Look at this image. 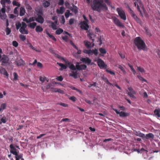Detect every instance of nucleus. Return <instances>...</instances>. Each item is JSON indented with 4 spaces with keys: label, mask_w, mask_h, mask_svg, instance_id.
Here are the masks:
<instances>
[{
    "label": "nucleus",
    "mask_w": 160,
    "mask_h": 160,
    "mask_svg": "<svg viewBox=\"0 0 160 160\" xmlns=\"http://www.w3.org/2000/svg\"><path fill=\"white\" fill-rule=\"evenodd\" d=\"M136 135L139 137H142V138H144L145 137L144 134L141 132L138 133H137V134Z\"/></svg>",
    "instance_id": "nucleus-56"
},
{
    "label": "nucleus",
    "mask_w": 160,
    "mask_h": 160,
    "mask_svg": "<svg viewBox=\"0 0 160 160\" xmlns=\"http://www.w3.org/2000/svg\"><path fill=\"white\" fill-rule=\"evenodd\" d=\"M6 107V104L5 103H3L1 105V107L0 108H1L2 109V110L5 109Z\"/></svg>",
    "instance_id": "nucleus-59"
},
{
    "label": "nucleus",
    "mask_w": 160,
    "mask_h": 160,
    "mask_svg": "<svg viewBox=\"0 0 160 160\" xmlns=\"http://www.w3.org/2000/svg\"><path fill=\"white\" fill-rule=\"evenodd\" d=\"M35 21L40 23H42L44 21V18L41 15H39L38 17L35 18Z\"/></svg>",
    "instance_id": "nucleus-17"
},
{
    "label": "nucleus",
    "mask_w": 160,
    "mask_h": 160,
    "mask_svg": "<svg viewBox=\"0 0 160 160\" xmlns=\"http://www.w3.org/2000/svg\"><path fill=\"white\" fill-rule=\"evenodd\" d=\"M2 8L1 11H0V18L2 19H6L7 16L5 14L6 12V5H2Z\"/></svg>",
    "instance_id": "nucleus-8"
},
{
    "label": "nucleus",
    "mask_w": 160,
    "mask_h": 160,
    "mask_svg": "<svg viewBox=\"0 0 160 160\" xmlns=\"http://www.w3.org/2000/svg\"><path fill=\"white\" fill-rule=\"evenodd\" d=\"M27 27V25L23 22H22V26L19 29V31L22 34H27L28 33V31L26 29Z\"/></svg>",
    "instance_id": "nucleus-5"
},
{
    "label": "nucleus",
    "mask_w": 160,
    "mask_h": 160,
    "mask_svg": "<svg viewBox=\"0 0 160 160\" xmlns=\"http://www.w3.org/2000/svg\"><path fill=\"white\" fill-rule=\"evenodd\" d=\"M19 37L20 39L23 41H25L26 39V36L22 34L20 35Z\"/></svg>",
    "instance_id": "nucleus-46"
},
{
    "label": "nucleus",
    "mask_w": 160,
    "mask_h": 160,
    "mask_svg": "<svg viewBox=\"0 0 160 160\" xmlns=\"http://www.w3.org/2000/svg\"><path fill=\"white\" fill-rule=\"evenodd\" d=\"M28 45H29V47L30 48H32V49H33V50H35L36 52H40V50H38L37 49H36L35 48H34L32 46V44H31V43L29 42L28 43Z\"/></svg>",
    "instance_id": "nucleus-40"
},
{
    "label": "nucleus",
    "mask_w": 160,
    "mask_h": 160,
    "mask_svg": "<svg viewBox=\"0 0 160 160\" xmlns=\"http://www.w3.org/2000/svg\"><path fill=\"white\" fill-rule=\"evenodd\" d=\"M106 80L105 81V82H106L107 84L111 86H113V85L111 83H110L109 82L108 80L107 79V78H106Z\"/></svg>",
    "instance_id": "nucleus-63"
},
{
    "label": "nucleus",
    "mask_w": 160,
    "mask_h": 160,
    "mask_svg": "<svg viewBox=\"0 0 160 160\" xmlns=\"http://www.w3.org/2000/svg\"><path fill=\"white\" fill-rule=\"evenodd\" d=\"M56 79L60 81H62L63 79V78L62 76L58 77Z\"/></svg>",
    "instance_id": "nucleus-64"
},
{
    "label": "nucleus",
    "mask_w": 160,
    "mask_h": 160,
    "mask_svg": "<svg viewBox=\"0 0 160 160\" xmlns=\"http://www.w3.org/2000/svg\"><path fill=\"white\" fill-rule=\"evenodd\" d=\"M56 56L58 58L63 60L64 62H65V61H66V60L64 58L61 57V56L58 54L56 55Z\"/></svg>",
    "instance_id": "nucleus-48"
},
{
    "label": "nucleus",
    "mask_w": 160,
    "mask_h": 160,
    "mask_svg": "<svg viewBox=\"0 0 160 160\" xmlns=\"http://www.w3.org/2000/svg\"><path fill=\"white\" fill-rule=\"evenodd\" d=\"M35 18L33 17L30 18L28 19V23L34 21L35 20Z\"/></svg>",
    "instance_id": "nucleus-61"
},
{
    "label": "nucleus",
    "mask_w": 160,
    "mask_h": 160,
    "mask_svg": "<svg viewBox=\"0 0 160 160\" xmlns=\"http://www.w3.org/2000/svg\"><path fill=\"white\" fill-rule=\"evenodd\" d=\"M65 63L66 65L69 67V68L72 70H75L76 69L74 65L72 64L71 62H69L68 60H66L65 61Z\"/></svg>",
    "instance_id": "nucleus-11"
},
{
    "label": "nucleus",
    "mask_w": 160,
    "mask_h": 160,
    "mask_svg": "<svg viewBox=\"0 0 160 160\" xmlns=\"http://www.w3.org/2000/svg\"><path fill=\"white\" fill-rule=\"evenodd\" d=\"M106 71L107 72L109 73L111 75H115V73L113 71H111L108 69H107Z\"/></svg>",
    "instance_id": "nucleus-51"
},
{
    "label": "nucleus",
    "mask_w": 160,
    "mask_h": 160,
    "mask_svg": "<svg viewBox=\"0 0 160 160\" xmlns=\"http://www.w3.org/2000/svg\"><path fill=\"white\" fill-rule=\"evenodd\" d=\"M36 25L37 23L35 22H33L32 23H29V24H28V27L32 29L34 28Z\"/></svg>",
    "instance_id": "nucleus-27"
},
{
    "label": "nucleus",
    "mask_w": 160,
    "mask_h": 160,
    "mask_svg": "<svg viewBox=\"0 0 160 160\" xmlns=\"http://www.w3.org/2000/svg\"><path fill=\"white\" fill-rule=\"evenodd\" d=\"M18 7H16L15 8L14 10L13 13H14L17 16H18Z\"/></svg>",
    "instance_id": "nucleus-47"
},
{
    "label": "nucleus",
    "mask_w": 160,
    "mask_h": 160,
    "mask_svg": "<svg viewBox=\"0 0 160 160\" xmlns=\"http://www.w3.org/2000/svg\"><path fill=\"white\" fill-rule=\"evenodd\" d=\"M116 10L121 18L124 20H126V17L124 11L121 8H117Z\"/></svg>",
    "instance_id": "nucleus-4"
},
{
    "label": "nucleus",
    "mask_w": 160,
    "mask_h": 160,
    "mask_svg": "<svg viewBox=\"0 0 160 160\" xmlns=\"http://www.w3.org/2000/svg\"><path fill=\"white\" fill-rule=\"evenodd\" d=\"M46 34L52 39L54 41H56V39L52 35H51L48 31H46Z\"/></svg>",
    "instance_id": "nucleus-30"
},
{
    "label": "nucleus",
    "mask_w": 160,
    "mask_h": 160,
    "mask_svg": "<svg viewBox=\"0 0 160 160\" xmlns=\"http://www.w3.org/2000/svg\"><path fill=\"white\" fill-rule=\"evenodd\" d=\"M57 64L59 65L61 67V68L59 69V70L62 71L63 69H65L67 68L68 66L64 64H63L60 63L59 62H57Z\"/></svg>",
    "instance_id": "nucleus-19"
},
{
    "label": "nucleus",
    "mask_w": 160,
    "mask_h": 160,
    "mask_svg": "<svg viewBox=\"0 0 160 160\" xmlns=\"http://www.w3.org/2000/svg\"><path fill=\"white\" fill-rule=\"evenodd\" d=\"M83 17L85 21H82L80 22L79 24L80 25V27L82 29L87 31V32L88 33V37L90 39L92 40V42H93L94 41V39L92 38L94 36V35L92 32H90L88 30V29L89 28V26L88 24L89 22L88 20L84 15H83Z\"/></svg>",
    "instance_id": "nucleus-2"
},
{
    "label": "nucleus",
    "mask_w": 160,
    "mask_h": 160,
    "mask_svg": "<svg viewBox=\"0 0 160 160\" xmlns=\"http://www.w3.org/2000/svg\"><path fill=\"white\" fill-rule=\"evenodd\" d=\"M112 19L114 23L117 26L123 28L124 27V26L121 23L119 20L116 17L112 18Z\"/></svg>",
    "instance_id": "nucleus-9"
},
{
    "label": "nucleus",
    "mask_w": 160,
    "mask_h": 160,
    "mask_svg": "<svg viewBox=\"0 0 160 160\" xmlns=\"http://www.w3.org/2000/svg\"><path fill=\"white\" fill-rule=\"evenodd\" d=\"M93 54H94L95 56H96L98 55V52L97 49H95L94 50H92Z\"/></svg>",
    "instance_id": "nucleus-58"
},
{
    "label": "nucleus",
    "mask_w": 160,
    "mask_h": 160,
    "mask_svg": "<svg viewBox=\"0 0 160 160\" xmlns=\"http://www.w3.org/2000/svg\"><path fill=\"white\" fill-rule=\"evenodd\" d=\"M64 11V8L63 7H61L60 8V10L57 9V12L58 14H62Z\"/></svg>",
    "instance_id": "nucleus-25"
},
{
    "label": "nucleus",
    "mask_w": 160,
    "mask_h": 160,
    "mask_svg": "<svg viewBox=\"0 0 160 160\" xmlns=\"http://www.w3.org/2000/svg\"><path fill=\"white\" fill-rule=\"evenodd\" d=\"M65 22L64 17L63 15L61 16V23L62 24H64Z\"/></svg>",
    "instance_id": "nucleus-55"
},
{
    "label": "nucleus",
    "mask_w": 160,
    "mask_h": 160,
    "mask_svg": "<svg viewBox=\"0 0 160 160\" xmlns=\"http://www.w3.org/2000/svg\"><path fill=\"white\" fill-rule=\"evenodd\" d=\"M73 7L71 8V9L74 13H76L78 12L77 7L75 6L74 4L73 5Z\"/></svg>",
    "instance_id": "nucleus-38"
},
{
    "label": "nucleus",
    "mask_w": 160,
    "mask_h": 160,
    "mask_svg": "<svg viewBox=\"0 0 160 160\" xmlns=\"http://www.w3.org/2000/svg\"><path fill=\"white\" fill-rule=\"evenodd\" d=\"M134 5L135 7H136V6H137V9L138 11L140 12L141 15L142 16V13L140 10L139 6L137 4V3L136 2H135L134 3Z\"/></svg>",
    "instance_id": "nucleus-31"
},
{
    "label": "nucleus",
    "mask_w": 160,
    "mask_h": 160,
    "mask_svg": "<svg viewBox=\"0 0 160 160\" xmlns=\"http://www.w3.org/2000/svg\"><path fill=\"white\" fill-rule=\"evenodd\" d=\"M6 118L5 116H3L0 120V124L2 123H5L6 122Z\"/></svg>",
    "instance_id": "nucleus-39"
},
{
    "label": "nucleus",
    "mask_w": 160,
    "mask_h": 160,
    "mask_svg": "<svg viewBox=\"0 0 160 160\" xmlns=\"http://www.w3.org/2000/svg\"><path fill=\"white\" fill-rule=\"evenodd\" d=\"M13 75L14 76V78L13 80H16L18 79V75L17 74L16 72H14L13 73Z\"/></svg>",
    "instance_id": "nucleus-52"
},
{
    "label": "nucleus",
    "mask_w": 160,
    "mask_h": 160,
    "mask_svg": "<svg viewBox=\"0 0 160 160\" xmlns=\"http://www.w3.org/2000/svg\"><path fill=\"white\" fill-rule=\"evenodd\" d=\"M42 5L44 7L47 8L50 6V3L47 1H45L43 2Z\"/></svg>",
    "instance_id": "nucleus-34"
},
{
    "label": "nucleus",
    "mask_w": 160,
    "mask_h": 160,
    "mask_svg": "<svg viewBox=\"0 0 160 160\" xmlns=\"http://www.w3.org/2000/svg\"><path fill=\"white\" fill-rule=\"evenodd\" d=\"M37 67L40 68H43V65L42 63L39 62H38L37 63Z\"/></svg>",
    "instance_id": "nucleus-60"
},
{
    "label": "nucleus",
    "mask_w": 160,
    "mask_h": 160,
    "mask_svg": "<svg viewBox=\"0 0 160 160\" xmlns=\"http://www.w3.org/2000/svg\"><path fill=\"white\" fill-rule=\"evenodd\" d=\"M15 25L16 29L18 30L19 29H20L22 26V23H21L20 22H18L16 23Z\"/></svg>",
    "instance_id": "nucleus-45"
},
{
    "label": "nucleus",
    "mask_w": 160,
    "mask_h": 160,
    "mask_svg": "<svg viewBox=\"0 0 160 160\" xmlns=\"http://www.w3.org/2000/svg\"><path fill=\"white\" fill-rule=\"evenodd\" d=\"M97 61L98 65L100 69H105L107 68V65L101 59L98 58Z\"/></svg>",
    "instance_id": "nucleus-7"
},
{
    "label": "nucleus",
    "mask_w": 160,
    "mask_h": 160,
    "mask_svg": "<svg viewBox=\"0 0 160 160\" xmlns=\"http://www.w3.org/2000/svg\"><path fill=\"white\" fill-rule=\"evenodd\" d=\"M46 79V77L44 76H40L39 78V80L42 82V83H43L45 81Z\"/></svg>",
    "instance_id": "nucleus-43"
},
{
    "label": "nucleus",
    "mask_w": 160,
    "mask_h": 160,
    "mask_svg": "<svg viewBox=\"0 0 160 160\" xmlns=\"http://www.w3.org/2000/svg\"><path fill=\"white\" fill-rule=\"evenodd\" d=\"M63 31V30L62 29L59 28L58 29L56 30L55 32V33L56 34L59 35L60 34L62 33Z\"/></svg>",
    "instance_id": "nucleus-35"
},
{
    "label": "nucleus",
    "mask_w": 160,
    "mask_h": 160,
    "mask_svg": "<svg viewBox=\"0 0 160 160\" xmlns=\"http://www.w3.org/2000/svg\"><path fill=\"white\" fill-rule=\"evenodd\" d=\"M25 64V62L24 60L22 59L20 60L17 63V65L18 66H23Z\"/></svg>",
    "instance_id": "nucleus-36"
},
{
    "label": "nucleus",
    "mask_w": 160,
    "mask_h": 160,
    "mask_svg": "<svg viewBox=\"0 0 160 160\" xmlns=\"http://www.w3.org/2000/svg\"><path fill=\"white\" fill-rule=\"evenodd\" d=\"M154 114L158 117H160V114L159 113V110L157 109H155L154 111Z\"/></svg>",
    "instance_id": "nucleus-37"
},
{
    "label": "nucleus",
    "mask_w": 160,
    "mask_h": 160,
    "mask_svg": "<svg viewBox=\"0 0 160 160\" xmlns=\"http://www.w3.org/2000/svg\"><path fill=\"white\" fill-rule=\"evenodd\" d=\"M1 72H0V73L4 75H5L6 76L8 77L9 74L7 72L6 70V69L4 68H2V67H1Z\"/></svg>",
    "instance_id": "nucleus-20"
},
{
    "label": "nucleus",
    "mask_w": 160,
    "mask_h": 160,
    "mask_svg": "<svg viewBox=\"0 0 160 160\" xmlns=\"http://www.w3.org/2000/svg\"><path fill=\"white\" fill-rule=\"evenodd\" d=\"M129 9V12L130 13L131 16L133 18V19L137 22L140 24H141L142 21L140 18H139L138 16L134 13L133 11H132L130 7H128Z\"/></svg>",
    "instance_id": "nucleus-6"
},
{
    "label": "nucleus",
    "mask_w": 160,
    "mask_h": 160,
    "mask_svg": "<svg viewBox=\"0 0 160 160\" xmlns=\"http://www.w3.org/2000/svg\"><path fill=\"white\" fill-rule=\"evenodd\" d=\"M117 67L122 72L123 74H126L127 72L125 70V67L123 65L118 64Z\"/></svg>",
    "instance_id": "nucleus-16"
},
{
    "label": "nucleus",
    "mask_w": 160,
    "mask_h": 160,
    "mask_svg": "<svg viewBox=\"0 0 160 160\" xmlns=\"http://www.w3.org/2000/svg\"><path fill=\"white\" fill-rule=\"evenodd\" d=\"M130 115L129 113L125 112L122 111L120 112L119 116L120 117H126L127 116H129Z\"/></svg>",
    "instance_id": "nucleus-21"
},
{
    "label": "nucleus",
    "mask_w": 160,
    "mask_h": 160,
    "mask_svg": "<svg viewBox=\"0 0 160 160\" xmlns=\"http://www.w3.org/2000/svg\"><path fill=\"white\" fill-rule=\"evenodd\" d=\"M12 3L13 5L14 6H16L18 7H19L20 6V4L18 2H17L16 0H14Z\"/></svg>",
    "instance_id": "nucleus-49"
},
{
    "label": "nucleus",
    "mask_w": 160,
    "mask_h": 160,
    "mask_svg": "<svg viewBox=\"0 0 160 160\" xmlns=\"http://www.w3.org/2000/svg\"><path fill=\"white\" fill-rule=\"evenodd\" d=\"M138 78L139 79L142 81V82H147V80L144 79L142 76L140 75H138L137 76Z\"/></svg>",
    "instance_id": "nucleus-42"
},
{
    "label": "nucleus",
    "mask_w": 160,
    "mask_h": 160,
    "mask_svg": "<svg viewBox=\"0 0 160 160\" xmlns=\"http://www.w3.org/2000/svg\"><path fill=\"white\" fill-rule=\"evenodd\" d=\"M13 45L15 47H17L18 45V43L16 41H14L12 42Z\"/></svg>",
    "instance_id": "nucleus-62"
},
{
    "label": "nucleus",
    "mask_w": 160,
    "mask_h": 160,
    "mask_svg": "<svg viewBox=\"0 0 160 160\" xmlns=\"http://www.w3.org/2000/svg\"><path fill=\"white\" fill-rule=\"evenodd\" d=\"M69 75L70 76L73 77L74 78H78L77 73L76 72L72 71L71 73H70Z\"/></svg>",
    "instance_id": "nucleus-26"
},
{
    "label": "nucleus",
    "mask_w": 160,
    "mask_h": 160,
    "mask_svg": "<svg viewBox=\"0 0 160 160\" xmlns=\"http://www.w3.org/2000/svg\"><path fill=\"white\" fill-rule=\"evenodd\" d=\"M134 43L139 50H144L145 48L146 44L145 42L139 37L135 38Z\"/></svg>",
    "instance_id": "nucleus-3"
},
{
    "label": "nucleus",
    "mask_w": 160,
    "mask_h": 160,
    "mask_svg": "<svg viewBox=\"0 0 160 160\" xmlns=\"http://www.w3.org/2000/svg\"><path fill=\"white\" fill-rule=\"evenodd\" d=\"M1 60L2 62L1 65L2 66L4 65V63H8L9 61V58L6 55H2L1 58Z\"/></svg>",
    "instance_id": "nucleus-10"
},
{
    "label": "nucleus",
    "mask_w": 160,
    "mask_h": 160,
    "mask_svg": "<svg viewBox=\"0 0 160 160\" xmlns=\"http://www.w3.org/2000/svg\"><path fill=\"white\" fill-rule=\"evenodd\" d=\"M84 44L85 45L87 48H90L91 47V43L90 42L87 41H84Z\"/></svg>",
    "instance_id": "nucleus-28"
},
{
    "label": "nucleus",
    "mask_w": 160,
    "mask_h": 160,
    "mask_svg": "<svg viewBox=\"0 0 160 160\" xmlns=\"http://www.w3.org/2000/svg\"><path fill=\"white\" fill-rule=\"evenodd\" d=\"M25 5L26 9L28 12L30 11L32 8L31 7L28 3L27 1H26L25 2Z\"/></svg>",
    "instance_id": "nucleus-22"
},
{
    "label": "nucleus",
    "mask_w": 160,
    "mask_h": 160,
    "mask_svg": "<svg viewBox=\"0 0 160 160\" xmlns=\"http://www.w3.org/2000/svg\"><path fill=\"white\" fill-rule=\"evenodd\" d=\"M9 147L11 149L10 152L13 155L17 154L18 152H17V149L16 148L13 146V144H11L9 146Z\"/></svg>",
    "instance_id": "nucleus-14"
},
{
    "label": "nucleus",
    "mask_w": 160,
    "mask_h": 160,
    "mask_svg": "<svg viewBox=\"0 0 160 160\" xmlns=\"http://www.w3.org/2000/svg\"><path fill=\"white\" fill-rule=\"evenodd\" d=\"M99 51L101 54H105L106 53V49L103 48H100L99 49Z\"/></svg>",
    "instance_id": "nucleus-41"
},
{
    "label": "nucleus",
    "mask_w": 160,
    "mask_h": 160,
    "mask_svg": "<svg viewBox=\"0 0 160 160\" xmlns=\"http://www.w3.org/2000/svg\"><path fill=\"white\" fill-rule=\"evenodd\" d=\"M128 89L129 91V92H128V95L130 97L133 98H135V96L134 95V94H135V92L134 90L131 87H129L128 88Z\"/></svg>",
    "instance_id": "nucleus-13"
},
{
    "label": "nucleus",
    "mask_w": 160,
    "mask_h": 160,
    "mask_svg": "<svg viewBox=\"0 0 160 160\" xmlns=\"http://www.w3.org/2000/svg\"><path fill=\"white\" fill-rule=\"evenodd\" d=\"M77 69L79 70H85L87 68V66L85 64L78 65L76 66Z\"/></svg>",
    "instance_id": "nucleus-15"
},
{
    "label": "nucleus",
    "mask_w": 160,
    "mask_h": 160,
    "mask_svg": "<svg viewBox=\"0 0 160 160\" xmlns=\"http://www.w3.org/2000/svg\"><path fill=\"white\" fill-rule=\"evenodd\" d=\"M52 19L54 21V22H55V23H58V17L56 16H53L52 17Z\"/></svg>",
    "instance_id": "nucleus-57"
},
{
    "label": "nucleus",
    "mask_w": 160,
    "mask_h": 160,
    "mask_svg": "<svg viewBox=\"0 0 160 160\" xmlns=\"http://www.w3.org/2000/svg\"><path fill=\"white\" fill-rule=\"evenodd\" d=\"M11 32V29L9 28L8 27H7L6 30V33L7 35H8L10 34Z\"/></svg>",
    "instance_id": "nucleus-54"
},
{
    "label": "nucleus",
    "mask_w": 160,
    "mask_h": 160,
    "mask_svg": "<svg viewBox=\"0 0 160 160\" xmlns=\"http://www.w3.org/2000/svg\"><path fill=\"white\" fill-rule=\"evenodd\" d=\"M15 155L16 160H19L21 159V160H24V159L22 158V154H20L18 155L17 153V154Z\"/></svg>",
    "instance_id": "nucleus-24"
},
{
    "label": "nucleus",
    "mask_w": 160,
    "mask_h": 160,
    "mask_svg": "<svg viewBox=\"0 0 160 160\" xmlns=\"http://www.w3.org/2000/svg\"><path fill=\"white\" fill-rule=\"evenodd\" d=\"M25 13V8L22 7H21L20 8L19 16H22L24 15Z\"/></svg>",
    "instance_id": "nucleus-23"
},
{
    "label": "nucleus",
    "mask_w": 160,
    "mask_h": 160,
    "mask_svg": "<svg viewBox=\"0 0 160 160\" xmlns=\"http://www.w3.org/2000/svg\"><path fill=\"white\" fill-rule=\"evenodd\" d=\"M48 23L51 24V27L53 30H56L57 29L56 26L57 23H55V22H53L51 21H48Z\"/></svg>",
    "instance_id": "nucleus-18"
},
{
    "label": "nucleus",
    "mask_w": 160,
    "mask_h": 160,
    "mask_svg": "<svg viewBox=\"0 0 160 160\" xmlns=\"http://www.w3.org/2000/svg\"><path fill=\"white\" fill-rule=\"evenodd\" d=\"M146 138L147 139L149 138H151L153 139L154 138V135L152 133H149L146 134Z\"/></svg>",
    "instance_id": "nucleus-32"
},
{
    "label": "nucleus",
    "mask_w": 160,
    "mask_h": 160,
    "mask_svg": "<svg viewBox=\"0 0 160 160\" xmlns=\"http://www.w3.org/2000/svg\"><path fill=\"white\" fill-rule=\"evenodd\" d=\"M35 30L37 32H41L43 31V28L40 26H36Z\"/></svg>",
    "instance_id": "nucleus-33"
},
{
    "label": "nucleus",
    "mask_w": 160,
    "mask_h": 160,
    "mask_svg": "<svg viewBox=\"0 0 160 160\" xmlns=\"http://www.w3.org/2000/svg\"><path fill=\"white\" fill-rule=\"evenodd\" d=\"M91 8L93 11L100 12L102 11H106L108 8L103 0H93Z\"/></svg>",
    "instance_id": "nucleus-1"
},
{
    "label": "nucleus",
    "mask_w": 160,
    "mask_h": 160,
    "mask_svg": "<svg viewBox=\"0 0 160 160\" xmlns=\"http://www.w3.org/2000/svg\"><path fill=\"white\" fill-rule=\"evenodd\" d=\"M80 60L82 62H83L84 63L87 64L88 65H89L90 64L91 60L88 58H81Z\"/></svg>",
    "instance_id": "nucleus-12"
},
{
    "label": "nucleus",
    "mask_w": 160,
    "mask_h": 160,
    "mask_svg": "<svg viewBox=\"0 0 160 160\" xmlns=\"http://www.w3.org/2000/svg\"><path fill=\"white\" fill-rule=\"evenodd\" d=\"M7 3L8 4H10L11 3L10 0H1V3L2 5H5V3Z\"/></svg>",
    "instance_id": "nucleus-29"
},
{
    "label": "nucleus",
    "mask_w": 160,
    "mask_h": 160,
    "mask_svg": "<svg viewBox=\"0 0 160 160\" xmlns=\"http://www.w3.org/2000/svg\"><path fill=\"white\" fill-rule=\"evenodd\" d=\"M137 70L141 72H145L144 69L140 67H137Z\"/></svg>",
    "instance_id": "nucleus-50"
},
{
    "label": "nucleus",
    "mask_w": 160,
    "mask_h": 160,
    "mask_svg": "<svg viewBox=\"0 0 160 160\" xmlns=\"http://www.w3.org/2000/svg\"><path fill=\"white\" fill-rule=\"evenodd\" d=\"M105 2L107 3V4L110 6H111L112 5V3L110 1V0H103Z\"/></svg>",
    "instance_id": "nucleus-53"
},
{
    "label": "nucleus",
    "mask_w": 160,
    "mask_h": 160,
    "mask_svg": "<svg viewBox=\"0 0 160 160\" xmlns=\"http://www.w3.org/2000/svg\"><path fill=\"white\" fill-rule=\"evenodd\" d=\"M72 13L70 12L69 10H67V11L65 13V16L66 18H68L70 15H71Z\"/></svg>",
    "instance_id": "nucleus-44"
}]
</instances>
